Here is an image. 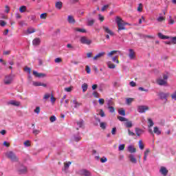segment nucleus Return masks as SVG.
<instances>
[{"label": "nucleus", "mask_w": 176, "mask_h": 176, "mask_svg": "<svg viewBox=\"0 0 176 176\" xmlns=\"http://www.w3.org/2000/svg\"><path fill=\"white\" fill-rule=\"evenodd\" d=\"M116 21L117 23V25L118 26V32L126 30L124 25H127V23L124 22V21H123L120 16H116Z\"/></svg>", "instance_id": "obj_1"}, {"label": "nucleus", "mask_w": 176, "mask_h": 176, "mask_svg": "<svg viewBox=\"0 0 176 176\" xmlns=\"http://www.w3.org/2000/svg\"><path fill=\"white\" fill-rule=\"evenodd\" d=\"M6 156L8 159L11 160V162H19V157L13 151H7L6 153Z\"/></svg>", "instance_id": "obj_2"}, {"label": "nucleus", "mask_w": 176, "mask_h": 176, "mask_svg": "<svg viewBox=\"0 0 176 176\" xmlns=\"http://www.w3.org/2000/svg\"><path fill=\"white\" fill-rule=\"evenodd\" d=\"M13 75L10 74L8 76H6L5 79H4V84L5 85H10L12 82H13Z\"/></svg>", "instance_id": "obj_3"}, {"label": "nucleus", "mask_w": 176, "mask_h": 176, "mask_svg": "<svg viewBox=\"0 0 176 176\" xmlns=\"http://www.w3.org/2000/svg\"><path fill=\"white\" fill-rule=\"evenodd\" d=\"M149 110V107L148 106H138V111L140 113H144V112H146V111Z\"/></svg>", "instance_id": "obj_4"}, {"label": "nucleus", "mask_w": 176, "mask_h": 176, "mask_svg": "<svg viewBox=\"0 0 176 176\" xmlns=\"http://www.w3.org/2000/svg\"><path fill=\"white\" fill-rule=\"evenodd\" d=\"M80 43H82L83 45H91V41L89 39H87V37L86 36H82L80 39Z\"/></svg>", "instance_id": "obj_5"}, {"label": "nucleus", "mask_w": 176, "mask_h": 176, "mask_svg": "<svg viewBox=\"0 0 176 176\" xmlns=\"http://www.w3.org/2000/svg\"><path fill=\"white\" fill-rule=\"evenodd\" d=\"M80 175L82 176H91V172L87 169H82L80 170Z\"/></svg>", "instance_id": "obj_6"}, {"label": "nucleus", "mask_w": 176, "mask_h": 176, "mask_svg": "<svg viewBox=\"0 0 176 176\" xmlns=\"http://www.w3.org/2000/svg\"><path fill=\"white\" fill-rule=\"evenodd\" d=\"M170 96V94L168 93H163L161 92L159 94V97L160 98H161V100H166V101H167V97H168Z\"/></svg>", "instance_id": "obj_7"}, {"label": "nucleus", "mask_w": 176, "mask_h": 176, "mask_svg": "<svg viewBox=\"0 0 176 176\" xmlns=\"http://www.w3.org/2000/svg\"><path fill=\"white\" fill-rule=\"evenodd\" d=\"M129 57L130 60H134V58H135V52H134V50L133 49H129Z\"/></svg>", "instance_id": "obj_8"}, {"label": "nucleus", "mask_w": 176, "mask_h": 176, "mask_svg": "<svg viewBox=\"0 0 176 176\" xmlns=\"http://www.w3.org/2000/svg\"><path fill=\"white\" fill-rule=\"evenodd\" d=\"M8 105H13L14 107H20V102L16 100H10L7 102Z\"/></svg>", "instance_id": "obj_9"}, {"label": "nucleus", "mask_w": 176, "mask_h": 176, "mask_svg": "<svg viewBox=\"0 0 176 176\" xmlns=\"http://www.w3.org/2000/svg\"><path fill=\"white\" fill-rule=\"evenodd\" d=\"M102 28H103L104 32H106L107 34H109L111 36H113L115 35L113 32H112V30H109V28H108L107 26H103Z\"/></svg>", "instance_id": "obj_10"}, {"label": "nucleus", "mask_w": 176, "mask_h": 176, "mask_svg": "<svg viewBox=\"0 0 176 176\" xmlns=\"http://www.w3.org/2000/svg\"><path fill=\"white\" fill-rule=\"evenodd\" d=\"M33 75L36 76V78H45L46 76V74L43 73H38V72L34 70L33 71Z\"/></svg>", "instance_id": "obj_11"}, {"label": "nucleus", "mask_w": 176, "mask_h": 176, "mask_svg": "<svg viewBox=\"0 0 176 176\" xmlns=\"http://www.w3.org/2000/svg\"><path fill=\"white\" fill-rule=\"evenodd\" d=\"M160 173H161V174H162V175H167V174H168V170H167V168L164 166H162L160 169Z\"/></svg>", "instance_id": "obj_12"}, {"label": "nucleus", "mask_w": 176, "mask_h": 176, "mask_svg": "<svg viewBox=\"0 0 176 176\" xmlns=\"http://www.w3.org/2000/svg\"><path fill=\"white\" fill-rule=\"evenodd\" d=\"M18 171L19 174H25V173H27V167L21 165Z\"/></svg>", "instance_id": "obj_13"}, {"label": "nucleus", "mask_w": 176, "mask_h": 176, "mask_svg": "<svg viewBox=\"0 0 176 176\" xmlns=\"http://www.w3.org/2000/svg\"><path fill=\"white\" fill-rule=\"evenodd\" d=\"M157 83L160 86H164V85H167V80L162 79V78H159L157 80Z\"/></svg>", "instance_id": "obj_14"}, {"label": "nucleus", "mask_w": 176, "mask_h": 176, "mask_svg": "<svg viewBox=\"0 0 176 176\" xmlns=\"http://www.w3.org/2000/svg\"><path fill=\"white\" fill-rule=\"evenodd\" d=\"M104 56L105 52H100L94 57V60H97L98 58H101V57H104Z\"/></svg>", "instance_id": "obj_15"}, {"label": "nucleus", "mask_w": 176, "mask_h": 176, "mask_svg": "<svg viewBox=\"0 0 176 176\" xmlns=\"http://www.w3.org/2000/svg\"><path fill=\"white\" fill-rule=\"evenodd\" d=\"M67 21L69 24H75V19H74V16L72 15H69L67 16Z\"/></svg>", "instance_id": "obj_16"}, {"label": "nucleus", "mask_w": 176, "mask_h": 176, "mask_svg": "<svg viewBox=\"0 0 176 176\" xmlns=\"http://www.w3.org/2000/svg\"><path fill=\"white\" fill-rule=\"evenodd\" d=\"M128 151L130 153H135L137 152V149L134 148L133 146H128Z\"/></svg>", "instance_id": "obj_17"}, {"label": "nucleus", "mask_w": 176, "mask_h": 176, "mask_svg": "<svg viewBox=\"0 0 176 176\" xmlns=\"http://www.w3.org/2000/svg\"><path fill=\"white\" fill-rule=\"evenodd\" d=\"M55 8L56 9H58L59 10H60V9L63 8V2L61 1H57L56 3H55Z\"/></svg>", "instance_id": "obj_18"}, {"label": "nucleus", "mask_w": 176, "mask_h": 176, "mask_svg": "<svg viewBox=\"0 0 176 176\" xmlns=\"http://www.w3.org/2000/svg\"><path fill=\"white\" fill-rule=\"evenodd\" d=\"M135 131L138 137H140V135H141L142 134V133H144V131H142V129H139V128H135Z\"/></svg>", "instance_id": "obj_19"}, {"label": "nucleus", "mask_w": 176, "mask_h": 176, "mask_svg": "<svg viewBox=\"0 0 176 176\" xmlns=\"http://www.w3.org/2000/svg\"><path fill=\"white\" fill-rule=\"evenodd\" d=\"M32 43L34 46H38V45L41 44V39L40 38H34L32 41Z\"/></svg>", "instance_id": "obj_20"}, {"label": "nucleus", "mask_w": 176, "mask_h": 176, "mask_svg": "<svg viewBox=\"0 0 176 176\" xmlns=\"http://www.w3.org/2000/svg\"><path fill=\"white\" fill-rule=\"evenodd\" d=\"M72 164V162H64V168L63 170H68L69 168V166Z\"/></svg>", "instance_id": "obj_21"}, {"label": "nucleus", "mask_w": 176, "mask_h": 176, "mask_svg": "<svg viewBox=\"0 0 176 176\" xmlns=\"http://www.w3.org/2000/svg\"><path fill=\"white\" fill-rule=\"evenodd\" d=\"M107 67H109L110 69H115V68H116V65H115V64L112 63L111 61L107 63Z\"/></svg>", "instance_id": "obj_22"}, {"label": "nucleus", "mask_w": 176, "mask_h": 176, "mask_svg": "<svg viewBox=\"0 0 176 176\" xmlns=\"http://www.w3.org/2000/svg\"><path fill=\"white\" fill-rule=\"evenodd\" d=\"M158 37H160V39H170V37L168 36H164L161 32H159L157 34Z\"/></svg>", "instance_id": "obj_23"}, {"label": "nucleus", "mask_w": 176, "mask_h": 176, "mask_svg": "<svg viewBox=\"0 0 176 176\" xmlns=\"http://www.w3.org/2000/svg\"><path fill=\"white\" fill-rule=\"evenodd\" d=\"M72 104L74 105V108H79L82 104L79 103V102L76 101V100H74L72 101Z\"/></svg>", "instance_id": "obj_24"}, {"label": "nucleus", "mask_w": 176, "mask_h": 176, "mask_svg": "<svg viewBox=\"0 0 176 176\" xmlns=\"http://www.w3.org/2000/svg\"><path fill=\"white\" fill-rule=\"evenodd\" d=\"M129 157L130 162H131V163H133L134 164H135V163H137V159H135V157L133 155H130L129 156Z\"/></svg>", "instance_id": "obj_25"}, {"label": "nucleus", "mask_w": 176, "mask_h": 176, "mask_svg": "<svg viewBox=\"0 0 176 176\" xmlns=\"http://www.w3.org/2000/svg\"><path fill=\"white\" fill-rule=\"evenodd\" d=\"M124 126L127 129H130V128L133 127V122L131 121H126V122L124 123Z\"/></svg>", "instance_id": "obj_26"}, {"label": "nucleus", "mask_w": 176, "mask_h": 176, "mask_svg": "<svg viewBox=\"0 0 176 176\" xmlns=\"http://www.w3.org/2000/svg\"><path fill=\"white\" fill-rule=\"evenodd\" d=\"M153 133H155V134H157V135H160V134H162V131L159 130V128L157 126L154 127Z\"/></svg>", "instance_id": "obj_27"}, {"label": "nucleus", "mask_w": 176, "mask_h": 176, "mask_svg": "<svg viewBox=\"0 0 176 176\" xmlns=\"http://www.w3.org/2000/svg\"><path fill=\"white\" fill-rule=\"evenodd\" d=\"M19 12L21 13H24L25 12H27V6H22L19 8Z\"/></svg>", "instance_id": "obj_28"}, {"label": "nucleus", "mask_w": 176, "mask_h": 176, "mask_svg": "<svg viewBox=\"0 0 176 176\" xmlns=\"http://www.w3.org/2000/svg\"><path fill=\"white\" fill-rule=\"evenodd\" d=\"M149 152H151V150L149 148H147L145 152H144V160L146 162V158L148 157V155H149Z\"/></svg>", "instance_id": "obj_29"}, {"label": "nucleus", "mask_w": 176, "mask_h": 176, "mask_svg": "<svg viewBox=\"0 0 176 176\" xmlns=\"http://www.w3.org/2000/svg\"><path fill=\"white\" fill-rule=\"evenodd\" d=\"M35 31L36 30L34 28H28L27 30V34H34Z\"/></svg>", "instance_id": "obj_30"}, {"label": "nucleus", "mask_w": 176, "mask_h": 176, "mask_svg": "<svg viewBox=\"0 0 176 176\" xmlns=\"http://www.w3.org/2000/svg\"><path fill=\"white\" fill-rule=\"evenodd\" d=\"M119 115H122V116H126V111L124 109H121L118 110Z\"/></svg>", "instance_id": "obj_31"}, {"label": "nucleus", "mask_w": 176, "mask_h": 176, "mask_svg": "<svg viewBox=\"0 0 176 176\" xmlns=\"http://www.w3.org/2000/svg\"><path fill=\"white\" fill-rule=\"evenodd\" d=\"M87 87H88V85L86 83H84L82 85V89L83 93L87 91Z\"/></svg>", "instance_id": "obj_32"}, {"label": "nucleus", "mask_w": 176, "mask_h": 176, "mask_svg": "<svg viewBox=\"0 0 176 176\" xmlns=\"http://www.w3.org/2000/svg\"><path fill=\"white\" fill-rule=\"evenodd\" d=\"M148 127H152L153 126V124H155V123L153 122V120H152L151 118H148Z\"/></svg>", "instance_id": "obj_33"}, {"label": "nucleus", "mask_w": 176, "mask_h": 176, "mask_svg": "<svg viewBox=\"0 0 176 176\" xmlns=\"http://www.w3.org/2000/svg\"><path fill=\"white\" fill-rule=\"evenodd\" d=\"M75 31H76L77 32H82V33H85L86 32V30L85 29H80L79 28H76L74 29Z\"/></svg>", "instance_id": "obj_34"}, {"label": "nucleus", "mask_w": 176, "mask_h": 176, "mask_svg": "<svg viewBox=\"0 0 176 176\" xmlns=\"http://www.w3.org/2000/svg\"><path fill=\"white\" fill-rule=\"evenodd\" d=\"M118 120H120V122H128L127 118H126L124 117L118 116Z\"/></svg>", "instance_id": "obj_35"}, {"label": "nucleus", "mask_w": 176, "mask_h": 176, "mask_svg": "<svg viewBox=\"0 0 176 176\" xmlns=\"http://www.w3.org/2000/svg\"><path fill=\"white\" fill-rule=\"evenodd\" d=\"M83 123H85V121H83V120H80L78 122H77V125L79 127H82L83 126Z\"/></svg>", "instance_id": "obj_36"}, {"label": "nucleus", "mask_w": 176, "mask_h": 176, "mask_svg": "<svg viewBox=\"0 0 176 176\" xmlns=\"http://www.w3.org/2000/svg\"><path fill=\"white\" fill-rule=\"evenodd\" d=\"M47 17V13H43L40 15V19H41L42 20L46 19Z\"/></svg>", "instance_id": "obj_37"}, {"label": "nucleus", "mask_w": 176, "mask_h": 176, "mask_svg": "<svg viewBox=\"0 0 176 176\" xmlns=\"http://www.w3.org/2000/svg\"><path fill=\"white\" fill-rule=\"evenodd\" d=\"M109 6H111L110 4L104 6L101 9L102 12H105V10H107V9H108V8H109Z\"/></svg>", "instance_id": "obj_38"}, {"label": "nucleus", "mask_w": 176, "mask_h": 176, "mask_svg": "<svg viewBox=\"0 0 176 176\" xmlns=\"http://www.w3.org/2000/svg\"><path fill=\"white\" fill-rule=\"evenodd\" d=\"M94 21H95L94 19L88 21L87 25L91 27V25H94Z\"/></svg>", "instance_id": "obj_39"}, {"label": "nucleus", "mask_w": 176, "mask_h": 176, "mask_svg": "<svg viewBox=\"0 0 176 176\" xmlns=\"http://www.w3.org/2000/svg\"><path fill=\"white\" fill-rule=\"evenodd\" d=\"M139 147L140 149L142 150L144 148V144H142V140L139 141Z\"/></svg>", "instance_id": "obj_40"}, {"label": "nucleus", "mask_w": 176, "mask_h": 176, "mask_svg": "<svg viewBox=\"0 0 176 176\" xmlns=\"http://www.w3.org/2000/svg\"><path fill=\"white\" fill-rule=\"evenodd\" d=\"M100 125L101 129H102L103 130H105V129L107 128V124H105V122H100Z\"/></svg>", "instance_id": "obj_41"}, {"label": "nucleus", "mask_w": 176, "mask_h": 176, "mask_svg": "<svg viewBox=\"0 0 176 176\" xmlns=\"http://www.w3.org/2000/svg\"><path fill=\"white\" fill-rule=\"evenodd\" d=\"M125 146V144H120L118 147V151H124Z\"/></svg>", "instance_id": "obj_42"}, {"label": "nucleus", "mask_w": 176, "mask_h": 176, "mask_svg": "<svg viewBox=\"0 0 176 176\" xmlns=\"http://www.w3.org/2000/svg\"><path fill=\"white\" fill-rule=\"evenodd\" d=\"M54 62L56 63H63V59L61 58H55Z\"/></svg>", "instance_id": "obj_43"}, {"label": "nucleus", "mask_w": 176, "mask_h": 176, "mask_svg": "<svg viewBox=\"0 0 176 176\" xmlns=\"http://www.w3.org/2000/svg\"><path fill=\"white\" fill-rule=\"evenodd\" d=\"M24 71H25V72H28V74H31L32 69H31V68H30V67H25L24 68Z\"/></svg>", "instance_id": "obj_44"}, {"label": "nucleus", "mask_w": 176, "mask_h": 176, "mask_svg": "<svg viewBox=\"0 0 176 176\" xmlns=\"http://www.w3.org/2000/svg\"><path fill=\"white\" fill-rule=\"evenodd\" d=\"M157 21H159L160 23H162V21H164V20H166L165 17L163 16H160L157 19Z\"/></svg>", "instance_id": "obj_45"}, {"label": "nucleus", "mask_w": 176, "mask_h": 176, "mask_svg": "<svg viewBox=\"0 0 176 176\" xmlns=\"http://www.w3.org/2000/svg\"><path fill=\"white\" fill-rule=\"evenodd\" d=\"M117 52H118V51H116V50L111 51V52H110L107 54V56H108L109 57H111V56H113V54H115L117 53Z\"/></svg>", "instance_id": "obj_46"}, {"label": "nucleus", "mask_w": 176, "mask_h": 176, "mask_svg": "<svg viewBox=\"0 0 176 176\" xmlns=\"http://www.w3.org/2000/svg\"><path fill=\"white\" fill-rule=\"evenodd\" d=\"M65 91H67V93H71V91H72V87L65 88Z\"/></svg>", "instance_id": "obj_47"}, {"label": "nucleus", "mask_w": 176, "mask_h": 176, "mask_svg": "<svg viewBox=\"0 0 176 176\" xmlns=\"http://www.w3.org/2000/svg\"><path fill=\"white\" fill-rule=\"evenodd\" d=\"M23 144L25 146H31V143H30V140H26L24 142Z\"/></svg>", "instance_id": "obj_48"}, {"label": "nucleus", "mask_w": 176, "mask_h": 176, "mask_svg": "<svg viewBox=\"0 0 176 176\" xmlns=\"http://www.w3.org/2000/svg\"><path fill=\"white\" fill-rule=\"evenodd\" d=\"M100 162L101 163H106V162H108V159H107L105 157H103L100 158Z\"/></svg>", "instance_id": "obj_49"}, {"label": "nucleus", "mask_w": 176, "mask_h": 176, "mask_svg": "<svg viewBox=\"0 0 176 176\" xmlns=\"http://www.w3.org/2000/svg\"><path fill=\"white\" fill-rule=\"evenodd\" d=\"M138 12H142V3H139L138 7Z\"/></svg>", "instance_id": "obj_50"}, {"label": "nucleus", "mask_w": 176, "mask_h": 176, "mask_svg": "<svg viewBox=\"0 0 176 176\" xmlns=\"http://www.w3.org/2000/svg\"><path fill=\"white\" fill-rule=\"evenodd\" d=\"M113 63H116L117 64H119V60H118V56H114L112 58Z\"/></svg>", "instance_id": "obj_51"}, {"label": "nucleus", "mask_w": 176, "mask_h": 176, "mask_svg": "<svg viewBox=\"0 0 176 176\" xmlns=\"http://www.w3.org/2000/svg\"><path fill=\"white\" fill-rule=\"evenodd\" d=\"M39 133H41V131H39L38 129L33 130V134H34V135H38V134H39Z\"/></svg>", "instance_id": "obj_52"}, {"label": "nucleus", "mask_w": 176, "mask_h": 176, "mask_svg": "<svg viewBox=\"0 0 176 176\" xmlns=\"http://www.w3.org/2000/svg\"><path fill=\"white\" fill-rule=\"evenodd\" d=\"M0 25H1V27H5V25H6V22H5V21H3V20H1Z\"/></svg>", "instance_id": "obj_53"}, {"label": "nucleus", "mask_w": 176, "mask_h": 176, "mask_svg": "<svg viewBox=\"0 0 176 176\" xmlns=\"http://www.w3.org/2000/svg\"><path fill=\"white\" fill-rule=\"evenodd\" d=\"M50 120L52 123H53V122H56V116H52L50 118Z\"/></svg>", "instance_id": "obj_54"}, {"label": "nucleus", "mask_w": 176, "mask_h": 176, "mask_svg": "<svg viewBox=\"0 0 176 176\" xmlns=\"http://www.w3.org/2000/svg\"><path fill=\"white\" fill-rule=\"evenodd\" d=\"M132 101H133V99L131 98H127L126 99V104H128V105H130V103L132 102Z\"/></svg>", "instance_id": "obj_55"}, {"label": "nucleus", "mask_w": 176, "mask_h": 176, "mask_svg": "<svg viewBox=\"0 0 176 176\" xmlns=\"http://www.w3.org/2000/svg\"><path fill=\"white\" fill-rule=\"evenodd\" d=\"M34 112L35 113H39V112H41V107H36V109H34Z\"/></svg>", "instance_id": "obj_56"}, {"label": "nucleus", "mask_w": 176, "mask_h": 176, "mask_svg": "<svg viewBox=\"0 0 176 176\" xmlns=\"http://www.w3.org/2000/svg\"><path fill=\"white\" fill-rule=\"evenodd\" d=\"M98 102L100 105H104V102H105V101L104 100V99L100 98Z\"/></svg>", "instance_id": "obj_57"}, {"label": "nucleus", "mask_w": 176, "mask_h": 176, "mask_svg": "<svg viewBox=\"0 0 176 176\" xmlns=\"http://www.w3.org/2000/svg\"><path fill=\"white\" fill-rule=\"evenodd\" d=\"M98 17H99V20H100L101 22L104 21V16H103L102 15H101L100 14H98Z\"/></svg>", "instance_id": "obj_58"}, {"label": "nucleus", "mask_w": 176, "mask_h": 176, "mask_svg": "<svg viewBox=\"0 0 176 176\" xmlns=\"http://www.w3.org/2000/svg\"><path fill=\"white\" fill-rule=\"evenodd\" d=\"M85 71L87 72V74H90V72H91V69H90V67H89V66H86V68H85Z\"/></svg>", "instance_id": "obj_59"}, {"label": "nucleus", "mask_w": 176, "mask_h": 176, "mask_svg": "<svg viewBox=\"0 0 176 176\" xmlns=\"http://www.w3.org/2000/svg\"><path fill=\"white\" fill-rule=\"evenodd\" d=\"M167 79H168V74H163V80H166V82H167Z\"/></svg>", "instance_id": "obj_60"}, {"label": "nucleus", "mask_w": 176, "mask_h": 176, "mask_svg": "<svg viewBox=\"0 0 176 176\" xmlns=\"http://www.w3.org/2000/svg\"><path fill=\"white\" fill-rule=\"evenodd\" d=\"M33 86H36V87L41 86V82H35V81H34L33 82Z\"/></svg>", "instance_id": "obj_61"}, {"label": "nucleus", "mask_w": 176, "mask_h": 176, "mask_svg": "<svg viewBox=\"0 0 176 176\" xmlns=\"http://www.w3.org/2000/svg\"><path fill=\"white\" fill-rule=\"evenodd\" d=\"M170 38H171V41H172V43L173 45H175V43H176V36L175 37H171Z\"/></svg>", "instance_id": "obj_62"}, {"label": "nucleus", "mask_w": 176, "mask_h": 176, "mask_svg": "<svg viewBox=\"0 0 176 176\" xmlns=\"http://www.w3.org/2000/svg\"><path fill=\"white\" fill-rule=\"evenodd\" d=\"M172 99L176 100V91L171 95Z\"/></svg>", "instance_id": "obj_63"}, {"label": "nucleus", "mask_w": 176, "mask_h": 176, "mask_svg": "<svg viewBox=\"0 0 176 176\" xmlns=\"http://www.w3.org/2000/svg\"><path fill=\"white\" fill-rule=\"evenodd\" d=\"M169 24H174V21L171 16H169Z\"/></svg>", "instance_id": "obj_64"}]
</instances>
